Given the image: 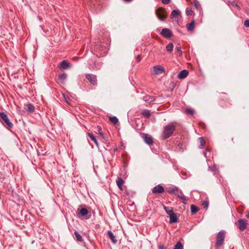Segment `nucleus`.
Masks as SVG:
<instances>
[{"label":"nucleus","instance_id":"40","mask_svg":"<svg viewBox=\"0 0 249 249\" xmlns=\"http://www.w3.org/2000/svg\"><path fill=\"white\" fill-rule=\"evenodd\" d=\"M159 249H166L164 246L161 245V246H160L159 247Z\"/></svg>","mask_w":249,"mask_h":249},{"label":"nucleus","instance_id":"16","mask_svg":"<svg viewBox=\"0 0 249 249\" xmlns=\"http://www.w3.org/2000/svg\"><path fill=\"white\" fill-rule=\"evenodd\" d=\"M58 80L62 84H64L65 81L67 78V74L65 73H63L61 74H60L58 76Z\"/></svg>","mask_w":249,"mask_h":249},{"label":"nucleus","instance_id":"32","mask_svg":"<svg viewBox=\"0 0 249 249\" xmlns=\"http://www.w3.org/2000/svg\"><path fill=\"white\" fill-rule=\"evenodd\" d=\"M185 112L188 114L193 115L195 113V110L192 108H189L185 110Z\"/></svg>","mask_w":249,"mask_h":249},{"label":"nucleus","instance_id":"18","mask_svg":"<svg viewBox=\"0 0 249 249\" xmlns=\"http://www.w3.org/2000/svg\"><path fill=\"white\" fill-rule=\"evenodd\" d=\"M195 20H192L190 23L186 25V28L189 31H193L195 28Z\"/></svg>","mask_w":249,"mask_h":249},{"label":"nucleus","instance_id":"13","mask_svg":"<svg viewBox=\"0 0 249 249\" xmlns=\"http://www.w3.org/2000/svg\"><path fill=\"white\" fill-rule=\"evenodd\" d=\"M176 196L179 198L181 199L182 200V202L184 204H186L187 203V200L185 196L182 194V192L180 191V193L179 192L178 193H176Z\"/></svg>","mask_w":249,"mask_h":249},{"label":"nucleus","instance_id":"44","mask_svg":"<svg viewBox=\"0 0 249 249\" xmlns=\"http://www.w3.org/2000/svg\"><path fill=\"white\" fill-rule=\"evenodd\" d=\"M137 60H138V61H140L141 59H140V56H138V57H137Z\"/></svg>","mask_w":249,"mask_h":249},{"label":"nucleus","instance_id":"45","mask_svg":"<svg viewBox=\"0 0 249 249\" xmlns=\"http://www.w3.org/2000/svg\"><path fill=\"white\" fill-rule=\"evenodd\" d=\"M124 0L125 1L128 2V1H131V0Z\"/></svg>","mask_w":249,"mask_h":249},{"label":"nucleus","instance_id":"12","mask_svg":"<svg viewBox=\"0 0 249 249\" xmlns=\"http://www.w3.org/2000/svg\"><path fill=\"white\" fill-rule=\"evenodd\" d=\"M60 68L63 70H66L71 67L70 63L66 60L62 61L60 64Z\"/></svg>","mask_w":249,"mask_h":249},{"label":"nucleus","instance_id":"9","mask_svg":"<svg viewBox=\"0 0 249 249\" xmlns=\"http://www.w3.org/2000/svg\"><path fill=\"white\" fill-rule=\"evenodd\" d=\"M153 71L156 74H158L164 71V69L161 66H155L153 67Z\"/></svg>","mask_w":249,"mask_h":249},{"label":"nucleus","instance_id":"31","mask_svg":"<svg viewBox=\"0 0 249 249\" xmlns=\"http://www.w3.org/2000/svg\"><path fill=\"white\" fill-rule=\"evenodd\" d=\"M174 249H183V245L180 241L177 242L176 245L175 246Z\"/></svg>","mask_w":249,"mask_h":249},{"label":"nucleus","instance_id":"11","mask_svg":"<svg viewBox=\"0 0 249 249\" xmlns=\"http://www.w3.org/2000/svg\"><path fill=\"white\" fill-rule=\"evenodd\" d=\"M181 13L178 10H174L171 12V18H172L178 19Z\"/></svg>","mask_w":249,"mask_h":249},{"label":"nucleus","instance_id":"39","mask_svg":"<svg viewBox=\"0 0 249 249\" xmlns=\"http://www.w3.org/2000/svg\"><path fill=\"white\" fill-rule=\"evenodd\" d=\"M177 50L178 52H179L180 54L182 53V51H181V47H177Z\"/></svg>","mask_w":249,"mask_h":249},{"label":"nucleus","instance_id":"8","mask_svg":"<svg viewBox=\"0 0 249 249\" xmlns=\"http://www.w3.org/2000/svg\"><path fill=\"white\" fill-rule=\"evenodd\" d=\"M239 229L240 231H244L247 227V221L245 219H241L238 221Z\"/></svg>","mask_w":249,"mask_h":249},{"label":"nucleus","instance_id":"19","mask_svg":"<svg viewBox=\"0 0 249 249\" xmlns=\"http://www.w3.org/2000/svg\"><path fill=\"white\" fill-rule=\"evenodd\" d=\"M168 193L170 194L178 193V189L176 187H170L168 191Z\"/></svg>","mask_w":249,"mask_h":249},{"label":"nucleus","instance_id":"33","mask_svg":"<svg viewBox=\"0 0 249 249\" xmlns=\"http://www.w3.org/2000/svg\"><path fill=\"white\" fill-rule=\"evenodd\" d=\"M186 13L187 16H191L193 15V11L190 8L188 7L186 9Z\"/></svg>","mask_w":249,"mask_h":249},{"label":"nucleus","instance_id":"42","mask_svg":"<svg viewBox=\"0 0 249 249\" xmlns=\"http://www.w3.org/2000/svg\"><path fill=\"white\" fill-rule=\"evenodd\" d=\"M246 216L249 218V211L248 212L247 214H246Z\"/></svg>","mask_w":249,"mask_h":249},{"label":"nucleus","instance_id":"10","mask_svg":"<svg viewBox=\"0 0 249 249\" xmlns=\"http://www.w3.org/2000/svg\"><path fill=\"white\" fill-rule=\"evenodd\" d=\"M24 109L29 113H33L35 111V107L32 104H27L25 105Z\"/></svg>","mask_w":249,"mask_h":249},{"label":"nucleus","instance_id":"41","mask_svg":"<svg viewBox=\"0 0 249 249\" xmlns=\"http://www.w3.org/2000/svg\"><path fill=\"white\" fill-rule=\"evenodd\" d=\"M148 97H144V98H143V100H144L145 101L147 102V101H148L149 100V99H148Z\"/></svg>","mask_w":249,"mask_h":249},{"label":"nucleus","instance_id":"2","mask_svg":"<svg viewBox=\"0 0 249 249\" xmlns=\"http://www.w3.org/2000/svg\"><path fill=\"white\" fill-rule=\"evenodd\" d=\"M225 231L222 230L217 234L215 242V247L216 248H219L223 245L225 237Z\"/></svg>","mask_w":249,"mask_h":249},{"label":"nucleus","instance_id":"25","mask_svg":"<svg viewBox=\"0 0 249 249\" xmlns=\"http://www.w3.org/2000/svg\"><path fill=\"white\" fill-rule=\"evenodd\" d=\"M199 142H200L199 148L200 149H203L205 144V141L203 137H200L199 138Z\"/></svg>","mask_w":249,"mask_h":249},{"label":"nucleus","instance_id":"7","mask_svg":"<svg viewBox=\"0 0 249 249\" xmlns=\"http://www.w3.org/2000/svg\"><path fill=\"white\" fill-rule=\"evenodd\" d=\"M164 192V187L160 184L155 186L152 189V193L154 194H161Z\"/></svg>","mask_w":249,"mask_h":249},{"label":"nucleus","instance_id":"1","mask_svg":"<svg viewBox=\"0 0 249 249\" xmlns=\"http://www.w3.org/2000/svg\"><path fill=\"white\" fill-rule=\"evenodd\" d=\"M176 130V126L173 123L165 125L163 129L162 137L164 139H167L172 136Z\"/></svg>","mask_w":249,"mask_h":249},{"label":"nucleus","instance_id":"35","mask_svg":"<svg viewBox=\"0 0 249 249\" xmlns=\"http://www.w3.org/2000/svg\"><path fill=\"white\" fill-rule=\"evenodd\" d=\"M98 134L103 138H104V134L101 132V127L98 126Z\"/></svg>","mask_w":249,"mask_h":249},{"label":"nucleus","instance_id":"14","mask_svg":"<svg viewBox=\"0 0 249 249\" xmlns=\"http://www.w3.org/2000/svg\"><path fill=\"white\" fill-rule=\"evenodd\" d=\"M188 75V71L186 70L181 71L178 75V78L180 79L186 78Z\"/></svg>","mask_w":249,"mask_h":249},{"label":"nucleus","instance_id":"34","mask_svg":"<svg viewBox=\"0 0 249 249\" xmlns=\"http://www.w3.org/2000/svg\"><path fill=\"white\" fill-rule=\"evenodd\" d=\"M194 6L197 10H199L200 8V5L198 1L194 2Z\"/></svg>","mask_w":249,"mask_h":249},{"label":"nucleus","instance_id":"24","mask_svg":"<svg viewBox=\"0 0 249 249\" xmlns=\"http://www.w3.org/2000/svg\"><path fill=\"white\" fill-rule=\"evenodd\" d=\"M164 209L165 210L167 214L169 215L174 213L173 209L172 207H167L166 206H164Z\"/></svg>","mask_w":249,"mask_h":249},{"label":"nucleus","instance_id":"17","mask_svg":"<svg viewBox=\"0 0 249 249\" xmlns=\"http://www.w3.org/2000/svg\"><path fill=\"white\" fill-rule=\"evenodd\" d=\"M107 234L109 237L110 240H111L112 242L114 244H116V242H117V240L116 239V238L114 235L113 233L112 232V231H107Z\"/></svg>","mask_w":249,"mask_h":249},{"label":"nucleus","instance_id":"15","mask_svg":"<svg viewBox=\"0 0 249 249\" xmlns=\"http://www.w3.org/2000/svg\"><path fill=\"white\" fill-rule=\"evenodd\" d=\"M169 218H170V220H169L170 223H176L178 221V217H177V214H176V213H174L171 214H170Z\"/></svg>","mask_w":249,"mask_h":249},{"label":"nucleus","instance_id":"23","mask_svg":"<svg viewBox=\"0 0 249 249\" xmlns=\"http://www.w3.org/2000/svg\"><path fill=\"white\" fill-rule=\"evenodd\" d=\"M89 137L90 138V139L95 143V144L98 146V143L97 140H96L95 137L91 133H89L88 134Z\"/></svg>","mask_w":249,"mask_h":249},{"label":"nucleus","instance_id":"4","mask_svg":"<svg viewBox=\"0 0 249 249\" xmlns=\"http://www.w3.org/2000/svg\"><path fill=\"white\" fill-rule=\"evenodd\" d=\"M157 17L160 20H163L167 17L166 11L161 9H158L156 11Z\"/></svg>","mask_w":249,"mask_h":249},{"label":"nucleus","instance_id":"36","mask_svg":"<svg viewBox=\"0 0 249 249\" xmlns=\"http://www.w3.org/2000/svg\"><path fill=\"white\" fill-rule=\"evenodd\" d=\"M202 205L206 209L208 208L209 206V203L207 201H204L202 202Z\"/></svg>","mask_w":249,"mask_h":249},{"label":"nucleus","instance_id":"6","mask_svg":"<svg viewBox=\"0 0 249 249\" xmlns=\"http://www.w3.org/2000/svg\"><path fill=\"white\" fill-rule=\"evenodd\" d=\"M86 77L88 81L93 85L97 84V78L95 75L92 74H87Z\"/></svg>","mask_w":249,"mask_h":249},{"label":"nucleus","instance_id":"38","mask_svg":"<svg viewBox=\"0 0 249 249\" xmlns=\"http://www.w3.org/2000/svg\"><path fill=\"white\" fill-rule=\"evenodd\" d=\"M163 4H167L169 3L170 0H161Z\"/></svg>","mask_w":249,"mask_h":249},{"label":"nucleus","instance_id":"22","mask_svg":"<svg viewBox=\"0 0 249 249\" xmlns=\"http://www.w3.org/2000/svg\"><path fill=\"white\" fill-rule=\"evenodd\" d=\"M144 142L148 144H151L153 142L152 138L148 136H145L144 138Z\"/></svg>","mask_w":249,"mask_h":249},{"label":"nucleus","instance_id":"20","mask_svg":"<svg viewBox=\"0 0 249 249\" xmlns=\"http://www.w3.org/2000/svg\"><path fill=\"white\" fill-rule=\"evenodd\" d=\"M74 233L77 241L82 242L83 241L82 236L79 233L78 231H75Z\"/></svg>","mask_w":249,"mask_h":249},{"label":"nucleus","instance_id":"37","mask_svg":"<svg viewBox=\"0 0 249 249\" xmlns=\"http://www.w3.org/2000/svg\"><path fill=\"white\" fill-rule=\"evenodd\" d=\"M244 25L246 27H249V20H246L244 22Z\"/></svg>","mask_w":249,"mask_h":249},{"label":"nucleus","instance_id":"30","mask_svg":"<svg viewBox=\"0 0 249 249\" xmlns=\"http://www.w3.org/2000/svg\"><path fill=\"white\" fill-rule=\"evenodd\" d=\"M173 44L172 43H170L166 46V48L168 52H171L173 51Z\"/></svg>","mask_w":249,"mask_h":249},{"label":"nucleus","instance_id":"27","mask_svg":"<svg viewBox=\"0 0 249 249\" xmlns=\"http://www.w3.org/2000/svg\"><path fill=\"white\" fill-rule=\"evenodd\" d=\"M88 213V211L86 208H83L80 210V213L82 216H85Z\"/></svg>","mask_w":249,"mask_h":249},{"label":"nucleus","instance_id":"43","mask_svg":"<svg viewBox=\"0 0 249 249\" xmlns=\"http://www.w3.org/2000/svg\"><path fill=\"white\" fill-rule=\"evenodd\" d=\"M203 154H204V156H205V157H206V155H207L206 152L204 151V152H203Z\"/></svg>","mask_w":249,"mask_h":249},{"label":"nucleus","instance_id":"21","mask_svg":"<svg viewBox=\"0 0 249 249\" xmlns=\"http://www.w3.org/2000/svg\"><path fill=\"white\" fill-rule=\"evenodd\" d=\"M123 182H124L123 180L120 178H117V179L116 180L117 185L118 187H119V188L121 190H122V185H123Z\"/></svg>","mask_w":249,"mask_h":249},{"label":"nucleus","instance_id":"46","mask_svg":"<svg viewBox=\"0 0 249 249\" xmlns=\"http://www.w3.org/2000/svg\"><path fill=\"white\" fill-rule=\"evenodd\" d=\"M236 6L237 7V8H238V9H239V8H240L239 6L236 5Z\"/></svg>","mask_w":249,"mask_h":249},{"label":"nucleus","instance_id":"5","mask_svg":"<svg viewBox=\"0 0 249 249\" xmlns=\"http://www.w3.org/2000/svg\"><path fill=\"white\" fill-rule=\"evenodd\" d=\"M160 34L165 38H169L173 36L171 31L168 28H163L160 32Z\"/></svg>","mask_w":249,"mask_h":249},{"label":"nucleus","instance_id":"3","mask_svg":"<svg viewBox=\"0 0 249 249\" xmlns=\"http://www.w3.org/2000/svg\"><path fill=\"white\" fill-rule=\"evenodd\" d=\"M0 117L6 124L7 128H11L13 127V124L10 122V120L8 119V116L4 112H0Z\"/></svg>","mask_w":249,"mask_h":249},{"label":"nucleus","instance_id":"28","mask_svg":"<svg viewBox=\"0 0 249 249\" xmlns=\"http://www.w3.org/2000/svg\"><path fill=\"white\" fill-rule=\"evenodd\" d=\"M198 208L195 205H192L191 206V212L192 213H195L198 211Z\"/></svg>","mask_w":249,"mask_h":249},{"label":"nucleus","instance_id":"26","mask_svg":"<svg viewBox=\"0 0 249 249\" xmlns=\"http://www.w3.org/2000/svg\"><path fill=\"white\" fill-rule=\"evenodd\" d=\"M109 121L114 124H116L118 123V119L116 117H110Z\"/></svg>","mask_w":249,"mask_h":249},{"label":"nucleus","instance_id":"29","mask_svg":"<svg viewBox=\"0 0 249 249\" xmlns=\"http://www.w3.org/2000/svg\"><path fill=\"white\" fill-rule=\"evenodd\" d=\"M142 115L148 118L150 116V113L148 110H144L142 113Z\"/></svg>","mask_w":249,"mask_h":249}]
</instances>
